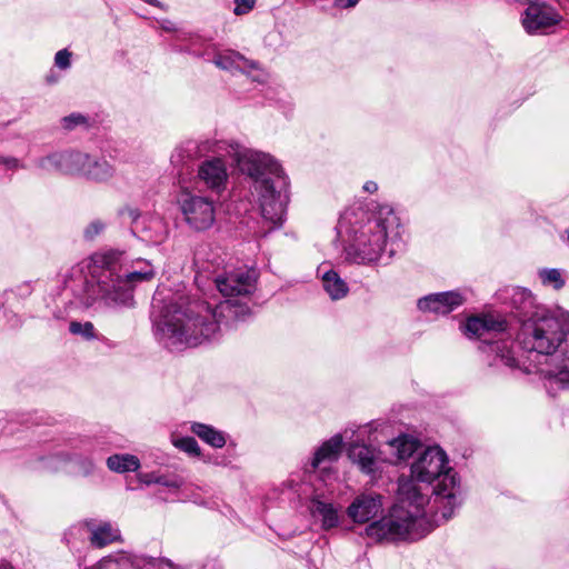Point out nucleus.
I'll return each instance as SVG.
<instances>
[{
	"instance_id": "nucleus-1",
	"label": "nucleus",
	"mask_w": 569,
	"mask_h": 569,
	"mask_svg": "<svg viewBox=\"0 0 569 569\" xmlns=\"http://www.w3.org/2000/svg\"><path fill=\"white\" fill-rule=\"evenodd\" d=\"M416 481L426 485L437 481L432 492L443 505L442 519L451 517L457 495L456 473L448 467L446 452L439 447H430L412 463L411 479L399 481L398 500L389 516L366 528L368 537L376 540H416L432 529L425 512L428 497L420 492Z\"/></svg>"
},
{
	"instance_id": "nucleus-2",
	"label": "nucleus",
	"mask_w": 569,
	"mask_h": 569,
	"mask_svg": "<svg viewBox=\"0 0 569 569\" xmlns=\"http://www.w3.org/2000/svg\"><path fill=\"white\" fill-rule=\"evenodd\" d=\"M214 282L219 292L228 298L214 310L206 302L194 301L186 309L171 306L162 316L159 327L172 346L196 347L210 339L218 330V316L239 319L249 315L247 305L237 303L231 298H247L254 292L257 283L254 270L237 269L217 277Z\"/></svg>"
},
{
	"instance_id": "nucleus-3",
	"label": "nucleus",
	"mask_w": 569,
	"mask_h": 569,
	"mask_svg": "<svg viewBox=\"0 0 569 569\" xmlns=\"http://www.w3.org/2000/svg\"><path fill=\"white\" fill-rule=\"evenodd\" d=\"M236 160L242 171L254 178V190L259 193L263 219L272 226L281 224L286 197L277 190L284 184L280 166L270 156L252 151H237Z\"/></svg>"
},
{
	"instance_id": "nucleus-4",
	"label": "nucleus",
	"mask_w": 569,
	"mask_h": 569,
	"mask_svg": "<svg viewBox=\"0 0 569 569\" xmlns=\"http://www.w3.org/2000/svg\"><path fill=\"white\" fill-rule=\"evenodd\" d=\"M121 256L117 251L93 256L94 264L103 269L99 286L108 305H128L132 300L133 287L150 281L156 274L149 261L137 259L127 267L120 263Z\"/></svg>"
},
{
	"instance_id": "nucleus-5",
	"label": "nucleus",
	"mask_w": 569,
	"mask_h": 569,
	"mask_svg": "<svg viewBox=\"0 0 569 569\" xmlns=\"http://www.w3.org/2000/svg\"><path fill=\"white\" fill-rule=\"evenodd\" d=\"M569 313L537 311L522 322L518 339L525 349L549 356V360L563 347Z\"/></svg>"
},
{
	"instance_id": "nucleus-6",
	"label": "nucleus",
	"mask_w": 569,
	"mask_h": 569,
	"mask_svg": "<svg viewBox=\"0 0 569 569\" xmlns=\"http://www.w3.org/2000/svg\"><path fill=\"white\" fill-rule=\"evenodd\" d=\"M398 224L393 211L390 208H381L366 223L352 227L347 248L349 259L357 263L376 261L383 251L389 231H393Z\"/></svg>"
},
{
	"instance_id": "nucleus-7",
	"label": "nucleus",
	"mask_w": 569,
	"mask_h": 569,
	"mask_svg": "<svg viewBox=\"0 0 569 569\" xmlns=\"http://www.w3.org/2000/svg\"><path fill=\"white\" fill-rule=\"evenodd\" d=\"M186 222L197 231L211 228L216 220L214 203L207 197L184 194L180 200Z\"/></svg>"
},
{
	"instance_id": "nucleus-8",
	"label": "nucleus",
	"mask_w": 569,
	"mask_h": 569,
	"mask_svg": "<svg viewBox=\"0 0 569 569\" xmlns=\"http://www.w3.org/2000/svg\"><path fill=\"white\" fill-rule=\"evenodd\" d=\"M562 20L560 13L542 1L529 3L522 18V26L529 33L542 31L558 24Z\"/></svg>"
},
{
	"instance_id": "nucleus-9",
	"label": "nucleus",
	"mask_w": 569,
	"mask_h": 569,
	"mask_svg": "<svg viewBox=\"0 0 569 569\" xmlns=\"http://www.w3.org/2000/svg\"><path fill=\"white\" fill-rule=\"evenodd\" d=\"M382 497L376 492L358 495L347 508V516L356 523H366L382 512Z\"/></svg>"
},
{
	"instance_id": "nucleus-10",
	"label": "nucleus",
	"mask_w": 569,
	"mask_h": 569,
	"mask_svg": "<svg viewBox=\"0 0 569 569\" xmlns=\"http://www.w3.org/2000/svg\"><path fill=\"white\" fill-rule=\"evenodd\" d=\"M506 330V321L492 315L476 316L467 320L465 333L472 338L489 341L497 333Z\"/></svg>"
},
{
	"instance_id": "nucleus-11",
	"label": "nucleus",
	"mask_w": 569,
	"mask_h": 569,
	"mask_svg": "<svg viewBox=\"0 0 569 569\" xmlns=\"http://www.w3.org/2000/svg\"><path fill=\"white\" fill-rule=\"evenodd\" d=\"M198 178L208 189L221 192L226 188L228 180L224 162L220 158L203 161L199 166Z\"/></svg>"
},
{
	"instance_id": "nucleus-12",
	"label": "nucleus",
	"mask_w": 569,
	"mask_h": 569,
	"mask_svg": "<svg viewBox=\"0 0 569 569\" xmlns=\"http://www.w3.org/2000/svg\"><path fill=\"white\" fill-rule=\"evenodd\" d=\"M463 300L459 292H440L420 299L418 307L422 311L447 315L462 305Z\"/></svg>"
},
{
	"instance_id": "nucleus-13",
	"label": "nucleus",
	"mask_w": 569,
	"mask_h": 569,
	"mask_svg": "<svg viewBox=\"0 0 569 569\" xmlns=\"http://www.w3.org/2000/svg\"><path fill=\"white\" fill-rule=\"evenodd\" d=\"M542 372L557 383L569 385V340L550 359V368L542 370Z\"/></svg>"
},
{
	"instance_id": "nucleus-14",
	"label": "nucleus",
	"mask_w": 569,
	"mask_h": 569,
	"mask_svg": "<svg viewBox=\"0 0 569 569\" xmlns=\"http://www.w3.org/2000/svg\"><path fill=\"white\" fill-rule=\"evenodd\" d=\"M84 526L90 531V543L97 548L122 541L120 530L109 522L96 526L92 520H89L84 522Z\"/></svg>"
},
{
	"instance_id": "nucleus-15",
	"label": "nucleus",
	"mask_w": 569,
	"mask_h": 569,
	"mask_svg": "<svg viewBox=\"0 0 569 569\" xmlns=\"http://www.w3.org/2000/svg\"><path fill=\"white\" fill-rule=\"evenodd\" d=\"M71 158L73 162L82 164L81 170L89 179L106 181L113 174L112 167L106 160H92L83 154H76Z\"/></svg>"
},
{
	"instance_id": "nucleus-16",
	"label": "nucleus",
	"mask_w": 569,
	"mask_h": 569,
	"mask_svg": "<svg viewBox=\"0 0 569 569\" xmlns=\"http://www.w3.org/2000/svg\"><path fill=\"white\" fill-rule=\"evenodd\" d=\"M309 510L313 517L321 519V526L326 530L335 528L339 523V513L332 503L315 498L310 501Z\"/></svg>"
},
{
	"instance_id": "nucleus-17",
	"label": "nucleus",
	"mask_w": 569,
	"mask_h": 569,
	"mask_svg": "<svg viewBox=\"0 0 569 569\" xmlns=\"http://www.w3.org/2000/svg\"><path fill=\"white\" fill-rule=\"evenodd\" d=\"M349 457L363 472L371 473L376 470L377 455L372 448L365 445H353L349 449Z\"/></svg>"
},
{
	"instance_id": "nucleus-18",
	"label": "nucleus",
	"mask_w": 569,
	"mask_h": 569,
	"mask_svg": "<svg viewBox=\"0 0 569 569\" xmlns=\"http://www.w3.org/2000/svg\"><path fill=\"white\" fill-rule=\"evenodd\" d=\"M217 67L221 69H239L241 71H249L257 68L253 61H249L238 52L229 51L227 53L218 54L214 59Z\"/></svg>"
},
{
	"instance_id": "nucleus-19",
	"label": "nucleus",
	"mask_w": 569,
	"mask_h": 569,
	"mask_svg": "<svg viewBox=\"0 0 569 569\" xmlns=\"http://www.w3.org/2000/svg\"><path fill=\"white\" fill-rule=\"evenodd\" d=\"M342 446V438L335 436L326 441L316 452L312 459V468H317L321 462L333 461L339 457Z\"/></svg>"
},
{
	"instance_id": "nucleus-20",
	"label": "nucleus",
	"mask_w": 569,
	"mask_h": 569,
	"mask_svg": "<svg viewBox=\"0 0 569 569\" xmlns=\"http://www.w3.org/2000/svg\"><path fill=\"white\" fill-rule=\"evenodd\" d=\"M322 282L325 290L333 300L341 299L348 293L347 283L333 270L325 272Z\"/></svg>"
},
{
	"instance_id": "nucleus-21",
	"label": "nucleus",
	"mask_w": 569,
	"mask_h": 569,
	"mask_svg": "<svg viewBox=\"0 0 569 569\" xmlns=\"http://www.w3.org/2000/svg\"><path fill=\"white\" fill-rule=\"evenodd\" d=\"M397 460H406L417 450L418 441L408 436H400L387 443Z\"/></svg>"
},
{
	"instance_id": "nucleus-22",
	"label": "nucleus",
	"mask_w": 569,
	"mask_h": 569,
	"mask_svg": "<svg viewBox=\"0 0 569 569\" xmlns=\"http://www.w3.org/2000/svg\"><path fill=\"white\" fill-rule=\"evenodd\" d=\"M107 466L114 472H129L136 471L140 467V461L133 455H113L107 459Z\"/></svg>"
},
{
	"instance_id": "nucleus-23",
	"label": "nucleus",
	"mask_w": 569,
	"mask_h": 569,
	"mask_svg": "<svg viewBox=\"0 0 569 569\" xmlns=\"http://www.w3.org/2000/svg\"><path fill=\"white\" fill-rule=\"evenodd\" d=\"M191 429L199 438L214 448H222L226 445L223 435L210 426L194 423Z\"/></svg>"
},
{
	"instance_id": "nucleus-24",
	"label": "nucleus",
	"mask_w": 569,
	"mask_h": 569,
	"mask_svg": "<svg viewBox=\"0 0 569 569\" xmlns=\"http://www.w3.org/2000/svg\"><path fill=\"white\" fill-rule=\"evenodd\" d=\"M539 277L545 286H551L555 289H561L565 280L558 269H542L539 271Z\"/></svg>"
},
{
	"instance_id": "nucleus-25",
	"label": "nucleus",
	"mask_w": 569,
	"mask_h": 569,
	"mask_svg": "<svg viewBox=\"0 0 569 569\" xmlns=\"http://www.w3.org/2000/svg\"><path fill=\"white\" fill-rule=\"evenodd\" d=\"M69 330L71 333L82 336L87 339L94 338V327L91 322L81 323L72 321L69 326Z\"/></svg>"
},
{
	"instance_id": "nucleus-26",
	"label": "nucleus",
	"mask_w": 569,
	"mask_h": 569,
	"mask_svg": "<svg viewBox=\"0 0 569 569\" xmlns=\"http://www.w3.org/2000/svg\"><path fill=\"white\" fill-rule=\"evenodd\" d=\"M173 445L191 455H200L199 446L197 441L191 437L180 438L173 441Z\"/></svg>"
},
{
	"instance_id": "nucleus-27",
	"label": "nucleus",
	"mask_w": 569,
	"mask_h": 569,
	"mask_svg": "<svg viewBox=\"0 0 569 569\" xmlns=\"http://www.w3.org/2000/svg\"><path fill=\"white\" fill-rule=\"evenodd\" d=\"M234 14L241 16L248 13L253 9L256 0H234Z\"/></svg>"
},
{
	"instance_id": "nucleus-28",
	"label": "nucleus",
	"mask_w": 569,
	"mask_h": 569,
	"mask_svg": "<svg viewBox=\"0 0 569 569\" xmlns=\"http://www.w3.org/2000/svg\"><path fill=\"white\" fill-rule=\"evenodd\" d=\"M71 53L67 50H60L56 53L54 62L60 69H67L70 66Z\"/></svg>"
},
{
	"instance_id": "nucleus-29",
	"label": "nucleus",
	"mask_w": 569,
	"mask_h": 569,
	"mask_svg": "<svg viewBox=\"0 0 569 569\" xmlns=\"http://www.w3.org/2000/svg\"><path fill=\"white\" fill-rule=\"evenodd\" d=\"M62 122H63V127L66 129H72L78 124L84 123L86 118L81 114H71V116L64 117L62 119Z\"/></svg>"
},
{
	"instance_id": "nucleus-30",
	"label": "nucleus",
	"mask_w": 569,
	"mask_h": 569,
	"mask_svg": "<svg viewBox=\"0 0 569 569\" xmlns=\"http://www.w3.org/2000/svg\"><path fill=\"white\" fill-rule=\"evenodd\" d=\"M104 228V224L100 221H94L89 224V227L86 229V237L91 239L94 236L99 234Z\"/></svg>"
},
{
	"instance_id": "nucleus-31",
	"label": "nucleus",
	"mask_w": 569,
	"mask_h": 569,
	"mask_svg": "<svg viewBox=\"0 0 569 569\" xmlns=\"http://www.w3.org/2000/svg\"><path fill=\"white\" fill-rule=\"evenodd\" d=\"M79 460V463H80V470L83 471V472H89L92 467H93V463L90 459L86 458V459H78Z\"/></svg>"
},
{
	"instance_id": "nucleus-32",
	"label": "nucleus",
	"mask_w": 569,
	"mask_h": 569,
	"mask_svg": "<svg viewBox=\"0 0 569 569\" xmlns=\"http://www.w3.org/2000/svg\"><path fill=\"white\" fill-rule=\"evenodd\" d=\"M156 569H177L176 566L169 560H159L154 565Z\"/></svg>"
},
{
	"instance_id": "nucleus-33",
	"label": "nucleus",
	"mask_w": 569,
	"mask_h": 569,
	"mask_svg": "<svg viewBox=\"0 0 569 569\" xmlns=\"http://www.w3.org/2000/svg\"><path fill=\"white\" fill-rule=\"evenodd\" d=\"M359 0H336L338 7L350 8L353 7Z\"/></svg>"
},
{
	"instance_id": "nucleus-34",
	"label": "nucleus",
	"mask_w": 569,
	"mask_h": 569,
	"mask_svg": "<svg viewBox=\"0 0 569 569\" xmlns=\"http://www.w3.org/2000/svg\"><path fill=\"white\" fill-rule=\"evenodd\" d=\"M363 190L370 192V193H373L378 190V186L376 182L373 181H368L363 184Z\"/></svg>"
},
{
	"instance_id": "nucleus-35",
	"label": "nucleus",
	"mask_w": 569,
	"mask_h": 569,
	"mask_svg": "<svg viewBox=\"0 0 569 569\" xmlns=\"http://www.w3.org/2000/svg\"><path fill=\"white\" fill-rule=\"evenodd\" d=\"M346 223H351V219H350V217H349V214H348V213H346V214L342 217V220H341V222H340V226L342 227V226H345Z\"/></svg>"
},
{
	"instance_id": "nucleus-36",
	"label": "nucleus",
	"mask_w": 569,
	"mask_h": 569,
	"mask_svg": "<svg viewBox=\"0 0 569 569\" xmlns=\"http://www.w3.org/2000/svg\"><path fill=\"white\" fill-rule=\"evenodd\" d=\"M6 164L10 168H16L18 164V161L16 159H10V160L6 161Z\"/></svg>"
},
{
	"instance_id": "nucleus-37",
	"label": "nucleus",
	"mask_w": 569,
	"mask_h": 569,
	"mask_svg": "<svg viewBox=\"0 0 569 569\" xmlns=\"http://www.w3.org/2000/svg\"><path fill=\"white\" fill-rule=\"evenodd\" d=\"M144 1L148 2L149 4L161 7V4L159 3L158 0H144Z\"/></svg>"
},
{
	"instance_id": "nucleus-38",
	"label": "nucleus",
	"mask_w": 569,
	"mask_h": 569,
	"mask_svg": "<svg viewBox=\"0 0 569 569\" xmlns=\"http://www.w3.org/2000/svg\"><path fill=\"white\" fill-rule=\"evenodd\" d=\"M568 240H569V230H568Z\"/></svg>"
}]
</instances>
